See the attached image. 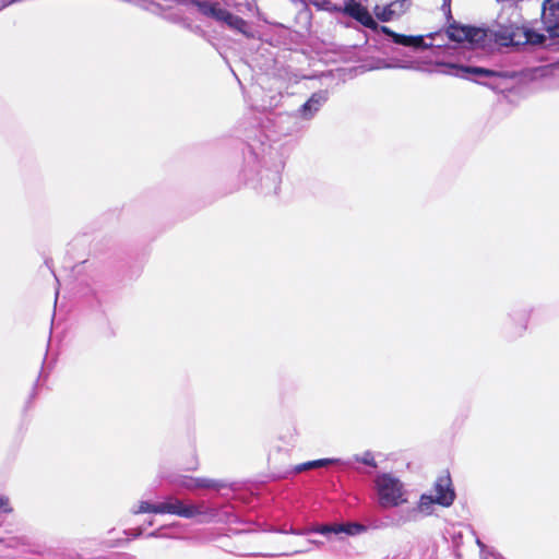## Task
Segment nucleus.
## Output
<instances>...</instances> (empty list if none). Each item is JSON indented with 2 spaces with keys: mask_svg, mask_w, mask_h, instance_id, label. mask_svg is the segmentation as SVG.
<instances>
[{
  "mask_svg": "<svg viewBox=\"0 0 559 559\" xmlns=\"http://www.w3.org/2000/svg\"><path fill=\"white\" fill-rule=\"evenodd\" d=\"M374 488L382 508H394L405 501L403 484L391 473L378 474L374 478Z\"/></svg>",
  "mask_w": 559,
  "mask_h": 559,
  "instance_id": "0eeeda50",
  "label": "nucleus"
},
{
  "mask_svg": "<svg viewBox=\"0 0 559 559\" xmlns=\"http://www.w3.org/2000/svg\"><path fill=\"white\" fill-rule=\"evenodd\" d=\"M148 536H150V537H151V536H156V534H155V533H150V534H148Z\"/></svg>",
  "mask_w": 559,
  "mask_h": 559,
  "instance_id": "72a5a7b5",
  "label": "nucleus"
},
{
  "mask_svg": "<svg viewBox=\"0 0 559 559\" xmlns=\"http://www.w3.org/2000/svg\"><path fill=\"white\" fill-rule=\"evenodd\" d=\"M409 3L411 0H395L383 10V13L381 15L378 14V16L383 21H388L392 19L394 15H399L400 13L404 12L406 8L409 5Z\"/></svg>",
  "mask_w": 559,
  "mask_h": 559,
  "instance_id": "a211bd4d",
  "label": "nucleus"
},
{
  "mask_svg": "<svg viewBox=\"0 0 559 559\" xmlns=\"http://www.w3.org/2000/svg\"><path fill=\"white\" fill-rule=\"evenodd\" d=\"M329 465H344V466H350V461H344L342 459L336 457H328V459H319L313 461H308L301 464L296 465L293 468L294 474H299L312 468L318 467H325Z\"/></svg>",
  "mask_w": 559,
  "mask_h": 559,
  "instance_id": "f3484780",
  "label": "nucleus"
},
{
  "mask_svg": "<svg viewBox=\"0 0 559 559\" xmlns=\"http://www.w3.org/2000/svg\"><path fill=\"white\" fill-rule=\"evenodd\" d=\"M301 131V124L294 112H280L267 118L263 124V129L254 128L250 131L246 139V145L249 154L246 155L248 165L251 162L255 165L260 153L269 151V146L273 145L278 154V141L282 136H289Z\"/></svg>",
  "mask_w": 559,
  "mask_h": 559,
  "instance_id": "20e7f679",
  "label": "nucleus"
},
{
  "mask_svg": "<svg viewBox=\"0 0 559 559\" xmlns=\"http://www.w3.org/2000/svg\"><path fill=\"white\" fill-rule=\"evenodd\" d=\"M435 501L437 504L449 508L453 504L456 493L449 472L439 475L433 484Z\"/></svg>",
  "mask_w": 559,
  "mask_h": 559,
  "instance_id": "9d476101",
  "label": "nucleus"
},
{
  "mask_svg": "<svg viewBox=\"0 0 559 559\" xmlns=\"http://www.w3.org/2000/svg\"><path fill=\"white\" fill-rule=\"evenodd\" d=\"M542 21L550 37H559V0H545Z\"/></svg>",
  "mask_w": 559,
  "mask_h": 559,
  "instance_id": "ddd939ff",
  "label": "nucleus"
},
{
  "mask_svg": "<svg viewBox=\"0 0 559 559\" xmlns=\"http://www.w3.org/2000/svg\"><path fill=\"white\" fill-rule=\"evenodd\" d=\"M127 534L132 538L139 537L142 534V528L130 530Z\"/></svg>",
  "mask_w": 559,
  "mask_h": 559,
  "instance_id": "c85d7f7f",
  "label": "nucleus"
},
{
  "mask_svg": "<svg viewBox=\"0 0 559 559\" xmlns=\"http://www.w3.org/2000/svg\"><path fill=\"white\" fill-rule=\"evenodd\" d=\"M169 484L174 487L182 488L187 490H193L198 488L204 489H219L224 485L219 480L204 478V477H192L188 475L174 474L168 477Z\"/></svg>",
  "mask_w": 559,
  "mask_h": 559,
  "instance_id": "1a4fd4ad",
  "label": "nucleus"
},
{
  "mask_svg": "<svg viewBox=\"0 0 559 559\" xmlns=\"http://www.w3.org/2000/svg\"><path fill=\"white\" fill-rule=\"evenodd\" d=\"M275 148L273 145L269 146V151L260 153L255 165L251 162L250 165L246 162V155L249 154L248 147L243 150V173L248 180L254 181L257 176V183L253 185L261 193L265 195H276L281 189L282 171L285 167V158L283 155L273 153Z\"/></svg>",
  "mask_w": 559,
  "mask_h": 559,
  "instance_id": "39448f33",
  "label": "nucleus"
},
{
  "mask_svg": "<svg viewBox=\"0 0 559 559\" xmlns=\"http://www.w3.org/2000/svg\"><path fill=\"white\" fill-rule=\"evenodd\" d=\"M443 8H447L448 11L450 12V5H449V3H447V0H444Z\"/></svg>",
  "mask_w": 559,
  "mask_h": 559,
  "instance_id": "7c9ffc66",
  "label": "nucleus"
},
{
  "mask_svg": "<svg viewBox=\"0 0 559 559\" xmlns=\"http://www.w3.org/2000/svg\"><path fill=\"white\" fill-rule=\"evenodd\" d=\"M355 72H320L319 75H305V79H318L320 84L325 87L324 91L334 90L336 86L355 79Z\"/></svg>",
  "mask_w": 559,
  "mask_h": 559,
  "instance_id": "4468645a",
  "label": "nucleus"
},
{
  "mask_svg": "<svg viewBox=\"0 0 559 559\" xmlns=\"http://www.w3.org/2000/svg\"><path fill=\"white\" fill-rule=\"evenodd\" d=\"M0 510L4 513H11L12 508L10 507V500L5 496L0 497Z\"/></svg>",
  "mask_w": 559,
  "mask_h": 559,
  "instance_id": "a878e982",
  "label": "nucleus"
},
{
  "mask_svg": "<svg viewBox=\"0 0 559 559\" xmlns=\"http://www.w3.org/2000/svg\"><path fill=\"white\" fill-rule=\"evenodd\" d=\"M534 70H536V71L543 70V67L535 68Z\"/></svg>",
  "mask_w": 559,
  "mask_h": 559,
  "instance_id": "473e14b6",
  "label": "nucleus"
},
{
  "mask_svg": "<svg viewBox=\"0 0 559 559\" xmlns=\"http://www.w3.org/2000/svg\"><path fill=\"white\" fill-rule=\"evenodd\" d=\"M314 533H319L322 535H329V534H337V531L335 528V524H323L312 530Z\"/></svg>",
  "mask_w": 559,
  "mask_h": 559,
  "instance_id": "b1692460",
  "label": "nucleus"
},
{
  "mask_svg": "<svg viewBox=\"0 0 559 559\" xmlns=\"http://www.w3.org/2000/svg\"><path fill=\"white\" fill-rule=\"evenodd\" d=\"M381 31L384 34H386L388 36H390L392 38V40L395 44H397V45H402V46H406V47H414V48H417V49L418 48H427V47L432 45V44H427L425 41L424 36H413V35L397 34V33L391 31L386 26H382Z\"/></svg>",
  "mask_w": 559,
  "mask_h": 559,
  "instance_id": "2eb2a0df",
  "label": "nucleus"
},
{
  "mask_svg": "<svg viewBox=\"0 0 559 559\" xmlns=\"http://www.w3.org/2000/svg\"><path fill=\"white\" fill-rule=\"evenodd\" d=\"M325 9L328 10H335V11H344L349 16L354 17L358 22H360L362 25L367 27H376L377 23L371 16V14L368 12L366 8H364L361 4L350 1L345 3L344 8L337 4L331 3L329 0L324 1Z\"/></svg>",
  "mask_w": 559,
  "mask_h": 559,
  "instance_id": "9b49d317",
  "label": "nucleus"
},
{
  "mask_svg": "<svg viewBox=\"0 0 559 559\" xmlns=\"http://www.w3.org/2000/svg\"><path fill=\"white\" fill-rule=\"evenodd\" d=\"M533 312L528 306H515L510 309L502 324V331L508 338L521 337L527 330V325Z\"/></svg>",
  "mask_w": 559,
  "mask_h": 559,
  "instance_id": "6e6552de",
  "label": "nucleus"
},
{
  "mask_svg": "<svg viewBox=\"0 0 559 559\" xmlns=\"http://www.w3.org/2000/svg\"><path fill=\"white\" fill-rule=\"evenodd\" d=\"M353 460L358 463H362L364 465H367L371 467L372 469H376L378 467V464L374 460L373 453L371 451H366L364 454H355L353 456Z\"/></svg>",
  "mask_w": 559,
  "mask_h": 559,
  "instance_id": "4be33fe9",
  "label": "nucleus"
},
{
  "mask_svg": "<svg viewBox=\"0 0 559 559\" xmlns=\"http://www.w3.org/2000/svg\"><path fill=\"white\" fill-rule=\"evenodd\" d=\"M36 385H37V384H35V385H34V388H33V395L35 394Z\"/></svg>",
  "mask_w": 559,
  "mask_h": 559,
  "instance_id": "2f4dec72",
  "label": "nucleus"
},
{
  "mask_svg": "<svg viewBox=\"0 0 559 559\" xmlns=\"http://www.w3.org/2000/svg\"><path fill=\"white\" fill-rule=\"evenodd\" d=\"M231 75L251 106L262 111L277 107L288 88L282 72H241V75L231 72Z\"/></svg>",
  "mask_w": 559,
  "mask_h": 559,
  "instance_id": "7ed1b4c3",
  "label": "nucleus"
},
{
  "mask_svg": "<svg viewBox=\"0 0 559 559\" xmlns=\"http://www.w3.org/2000/svg\"><path fill=\"white\" fill-rule=\"evenodd\" d=\"M357 471H358L359 473H362V471H360V469H358V468H357ZM364 474L372 475V472H371V471H364Z\"/></svg>",
  "mask_w": 559,
  "mask_h": 559,
  "instance_id": "c756f323",
  "label": "nucleus"
},
{
  "mask_svg": "<svg viewBox=\"0 0 559 559\" xmlns=\"http://www.w3.org/2000/svg\"><path fill=\"white\" fill-rule=\"evenodd\" d=\"M328 99L329 93L326 91H317L294 114L298 119L312 120Z\"/></svg>",
  "mask_w": 559,
  "mask_h": 559,
  "instance_id": "f8f14e48",
  "label": "nucleus"
},
{
  "mask_svg": "<svg viewBox=\"0 0 559 559\" xmlns=\"http://www.w3.org/2000/svg\"><path fill=\"white\" fill-rule=\"evenodd\" d=\"M433 504H437L435 497L432 495L423 493L418 506L407 511V515L403 519V522L417 520L419 513H423L424 515L432 514Z\"/></svg>",
  "mask_w": 559,
  "mask_h": 559,
  "instance_id": "dca6fc26",
  "label": "nucleus"
},
{
  "mask_svg": "<svg viewBox=\"0 0 559 559\" xmlns=\"http://www.w3.org/2000/svg\"><path fill=\"white\" fill-rule=\"evenodd\" d=\"M306 544H307V546L305 548L295 550L294 554L307 552V551H309L311 549V547H310L311 545H314V544H318V543L314 542V540L308 539V540H306Z\"/></svg>",
  "mask_w": 559,
  "mask_h": 559,
  "instance_id": "cd10ccee",
  "label": "nucleus"
},
{
  "mask_svg": "<svg viewBox=\"0 0 559 559\" xmlns=\"http://www.w3.org/2000/svg\"><path fill=\"white\" fill-rule=\"evenodd\" d=\"M224 24L234 31H237L246 36H250L247 22L240 16L233 14L231 12L228 13Z\"/></svg>",
  "mask_w": 559,
  "mask_h": 559,
  "instance_id": "aec40b11",
  "label": "nucleus"
},
{
  "mask_svg": "<svg viewBox=\"0 0 559 559\" xmlns=\"http://www.w3.org/2000/svg\"><path fill=\"white\" fill-rule=\"evenodd\" d=\"M462 539V535H453V546H454V555L460 558L462 554L460 552V542Z\"/></svg>",
  "mask_w": 559,
  "mask_h": 559,
  "instance_id": "bb28decb",
  "label": "nucleus"
},
{
  "mask_svg": "<svg viewBox=\"0 0 559 559\" xmlns=\"http://www.w3.org/2000/svg\"><path fill=\"white\" fill-rule=\"evenodd\" d=\"M476 544L479 547L480 555L484 556L485 559H502L499 554L489 549L479 538H476Z\"/></svg>",
  "mask_w": 559,
  "mask_h": 559,
  "instance_id": "5701e85b",
  "label": "nucleus"
},
{
  "mask_svg": "<svg viewBox=\"0 0 559 559\" xmlns=\"http://www.w3.org/2000/svg\"><path fill=\"white\" fill-rule=\"evenodd\" d=\"M134 514L139 513H156V514H174L185 519H193L199 515L206 514L204 503H186L183 500L168 496L162 502L152 503L141 501L138 509H132Z\"/></svg>",
  "mask_w": 559,
  "mask_h": 559,
  "instance_id": "423d86ee",
  "label": "nucleus"
},
{
  "mask_svg": "<svg viewBox=\"0 0 559 559\" xmlns=\"http://www.w3.org/2000/svg\"><path fill=\"white\" fill-rule=\"evenodd\" d=\"M450 70H487L484 67L474 66V64H452Z\"/></svg>",
  "mask_w": 559,
  "mask_h": 559,
  "instance_id": "393cba45",
  "label": "nucleus"
},
{
  "mask_svg": "<svg viewBox=\"0 0 559 559\" xmlns=\"http://www.w3.org/2000/svg\"><path fill=\"white\" fill-rule=\"evenodd\" d=\"M452 41L472 50L488 52L496 47H519L523 45H544L546 36L526 26L513 22H498L491 28L476 27L452 22L447 27Z\"/></svg>",
  "mask_w": 559,
  "mask_h": 559,
  "instance_id": "f257e3e1",
  "label": "nucleus"
},
{
  "mask_svg": "<svg viewBox=\"0 0 559 559\" xmlns=\"http://www.w3.org/2000/svg\"><path fill=\"white\" fill-rule=\"evenodd\" d=\"M501 94L509 103L537 91L559 90V72H447Z\"/></svg>",
  "mask_w": 559,
  "mask_h": 559,
  "instance_id": "f03ea898",
  "label": "nucleus"
},
{
  "mask_svg": "<svg viewBox=\"0 0 559 559\" xmlns=\"http://www.w3.org/2000/svg\"><path fill=\"white\" fill-rule=\"evenodd\" d=\"M224 24L234 31H237L246 36H250L247 22L240 16L233 14L231 12L228 13Z\"/></svg>",
  "mask_w": 559,
  "mask_h": 559,
  "instance_id": "412c9836",
  "label": "nucleus"
},
{
  "mask_svg": "<svg viewBox=\"0 0 559 559\" xmlns=\"http://www.w3.org/2000/svg\"><path fill=\"white\" fill-rule=\"evenodd\" d=\"M337 534L344 533L348 536H356L367 532L368 527L358 522H344L335 524Z\"/></svg>",
  "mask_w": 559,
  "mask_h": 559,
  "instance_id": "6ab92c4d",
  "label": "nucleus"
}]
</instances>
